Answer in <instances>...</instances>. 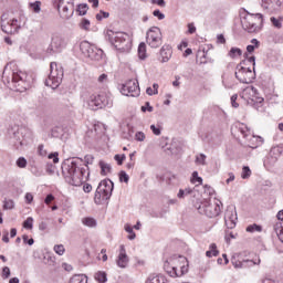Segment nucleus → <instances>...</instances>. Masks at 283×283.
Here are the masks:
<instances>
[{"mask_svg": "<svg viewBox=\"0 0 283 283\" xmlns=\"http://www.w3.org/2000/svg\"><path fill=\"white\" fill-rule=\"evenodd\" d=\"M94 163V156L86 155L84 160L82 158L67 159L62 165V175L64 176L65 182L72 185V187H81L85 178V167Z\"/></svg>", "mask_w": 283, "mask_h": 283, "instance_id": "nucleus-1", "label": "nucleus"}, {"mask_svg": "<svg viewBox=\"0 0 283 283\" xmlns=\"http://www.w3.org/2000/svg\"><path fill=\"white\" fill-rule=\"evenodd\" d=\"M106 39H108L109 43H112L116 50H119V52H129V50H132V38L125 32L108 30L106 32Z\"/></svg>", "mask_w": 283, "mask_h": 283, "instance_id": "nucleus-2", "label": "nucleus"}, {"mask_svg": "<svg viewBox=\"0 0 283 283\" xmlns=\"http://www.w3.org/2000/svg\"><path fill=\"white\" fill-rule=\"evenodd\" d=\"M180 260L185 262V256H174L165 261L164 263V270L170 277H182L186 273L189 271V266L187 265H179Z\"/></svg>", "mask_w": 283, "mask_h": 283, "instance_id": "nucleus-3", "label": "nucleus"}, {"mask_svg": "<svg viewBox=\"0 0 283 283\" xmlns=\"http://www.w3.org/2000/svg\"><path fill=\"white\" fill-rule=\"evenodd\" d=\"M263 23H264V18L262 17V13H256V14L247 13L241 19V25L243 30H245L250 34L260 32V30H262Z\"/></svg>", "mask_w": 283, "mask_h": 283, "instance_id": "nucleus-4", "label": "nucleus"}, {"mask_svg": "<svg viewBox=\"0 0 283 283\" xmlns=\"http://www.w3.org/2000/svg\"><path fill=\"white\" fill-rule=\"evenodd\" d=\"M112 191H114V182L109 179L102 180L95 191V205H103L112 198Z\"/></svg>", "mask_w": 283, "mask_h": 283, "instance_id": "nucleus-5", "label": "nucleus"}, {"mask_svg": "<svg viewBox=\"0 0 283 283\" xmlns=\"http://www.w3.org/2000/svg\"><path fill=\"white\" fill-rule=\"evenodd\" d=\"M63 66H60L56 62H51L50 64V74L45 80L46 87L51 90H56L63 83Z\"/></svg>", "mask_w": 283, "mask_h": 283, "instance_id": "nucleus-6", "label": "nucleus"}, {"mask_svg": "<svg viewBox=\"0 0 283 283\" xmlns=\"http://www.w3.org/2000/svg\"><path fill=\"white\" fill-rule=\"evenodd\" d=\"M195 208L201 216H207V218H217V216H220V205L207 199L197 201Z\"/></svg>", "mask_w": 283, "mask_h": 283, "instance_id": "nucleus-7", "label": "nucleus"}, {"mask_svg": "<svg viewBox=\"0 0 283 283\" xmlns=\"http://www.w3.org/2000/svg\"><path fill=\"white\" fill-rule=\"evenodd\" d=\"M80 50L86 59H91V61H102L105 53L102 49H98L96 45L90 43L88 41H82L80 43Z\"/></svg>", "mask_w": 283, "mask_h": 283, "instance_id": "nucleus-8", "label": "nucleus"}, {"mask_svg": "<svg viewBox=\"0 0 283 283\" xmlns=\"http://www.w3.org/2000/svg\"><path fill=\"white\" fill-rule=\"evenodd\" d=\"M146 43L149 48H160L163 45V32L158 27H151L146 33Z\"/></svg>", "mask_w": 283, "mask_h": 283, "instance_id": "nucleus-9", "label": "nucleus"}, {"mask_svg": "<svg viewBox=\"0 0 283 283\" xmlns=\"http://www.w3.org/2000/svg\"><path fill=\"white\" fill-rule=\"evenodd\" d=\"M262 260L260 258L249 260V259H242V255L234 254L231 258V264L234 266V269H251L253 266H259L261 264Z\"/></svg>", "mask_w": 283, "mask_h": 283, "instance_id": "nucleus-10", "label": "nucleus"}, {"mask_svg": "<svg viewBox=\"0 0 283 283\" xmlns=\"http://www.w3.org/2000/svg\"><path fill=\"white\" fill-rule=\"evenodd\" d=\"M234 76L237 81L249 85V83H253V80L255 78V73L251 71V69L244 67L242 66V64H238Z\"/></svg>", "mask_w": 283, "mask_h": 283, "instance_id": "nucleus-11", "label": "nucleus"}, {"mask_svg": "<svg viewBox=\"0 0 283 283\" xmlns=\"http://www.w3.org/2000/svg\"><path fill=\"white\" fill-rule=\"evenodd\" d=\"M120 93L124 96H133L134 98L140 96V85L138 80H128L122 85Z\"/></svg>", "mask_w": 283, "mask_h": 283, "instance_id": "nucleus-12", "label": "nucleus"}, {"mask_svg": "<svg viewBox=\"0 0 283 283\" xmlns=\"http://www.w3.org/2000/svg\"><path fill=\"white\" fill-rule=\"evenodd\" d=\"M88 107L96 112V109H103V107L109 106V99L105 95L92 94L87 101Z\"/></svg>", "mask_w": 283, "mask_h": 283, "instance_id": "nucleus-13", "label": "nucleus"}, {"mask_svg": "<svg viewBox=\"0 0 283 283\" xmlns=\"http://www.w3.org/2000/svg\"><path fill=\"white\" fill-rule=\"evenodd\" d=\"M224 223L227 229H235L238 224V211L235 206H228L224 212Z\"/></svg>", "mask_w": 283, "mask_h": 283, "instance_id": "nucleus-14", "label": "nucleus"}, {"mask_svg": "<svg viewBox=\"0 0 283 283\" xmlns=\"http://www.w3.org/2000/svg\"><path fill=\"white\" fill-rule=\"evenodd\" d=\"M65 39L56 35L52 39L50 46L48 48L49 54H52V52H61L65 48Z\"/></svg>", "mask_w": 283, "mask_h": 283, "instance_id": "nucleus-15", "label": "nucleus"}, {"mask_svg": "<svg viewBox=\"0 0 283 283\" xmlns=\"http://www.w3.org/2000/svg\"><path fill=\"white\" fill-rule=\"evenodd\" d=\"M117 266L119 269H127L129 264V256H127V251L125 250V245L119 247V254L117 256Z\"/></svg>", "mask_w": 283, "mask_h": 283, "instance_id": "nucleus-16", "label": "nucleus"}, {"mask_svg": "<svg viewBox=\"0 0 283 283\" xmlns=\"http://www.w3.org/2000/svg\"><path fill=\"white\" fill-rule=\"evenodd\" d=\"M71 4L72 10L70 11V8L67 6H64L62 8V11L60 12L61 19H64L65 21H70L72 17H74V0L72 2H69Z\"/></svg>", "mask_w": 283, "mask_h": 283, "instance_id": "nucleus-17", "label": "nucleus"}, {"mask_svg": "<svg viewBox=\"0 0 283 283\" xmlns=\"http://www.w3.org/2000/svg\"><path fill=\"white\" fill-rule=\"evenodd\" d=\"M171 54H174V52L171 51V46H169V45H164V46L160 49V56H159L160 63H167V62H169V59H171Z\"/></svg>", "mask_w": 283, "mask_h": 283, "instance_id": "nucleus-18", "label": "nucleus"}, {"mask_svg": "<svg viewBox=\"0 0 283 283\" xmlns=\"http://www.w3.org/2000/svg\"><path fill=\"white\" fill-rule=\"evenodd\" d=\"M283 154V146H274L270 150V157L272 158V163H277V158H280Z\"/></svg>", "mask_w": 283, "mask_h": 283, "instance_id": "nucleus-19", "label": "nucleus"}, {"mask_svg": "<svg viewBox=\"0 0 283 283\" xmlns=\"http://www.w3.org/2000/svg\"><path fill=\"white\" fill-rule=\"evenodd\" d=\"M164 150L170 154L171 156H176V154H179L180 147L178 146V143L172 142L170 145L166 144Z\"/></svg>", "mask_w": 283, "mask_h": 283, "instance_id": "nucleus-20", "label": "nucleus"}, {"mask_svg": "<svg viewBox=\"0 0 283 283\" xmlns=\"http://www.w3.org/2000/svg\"><path fill=\"white\" fill-rule=\"evenodd\" d=\"M222 85L226 90H233L235 87V82H233V76L231 75H222Z\"/></svg>", "mask_w": 283, "mask_h": 283, "instance_id": "nucleus-21", "label": "nucleus"}, {"mask_svg": "<svg viewBox=\"0 0 283 283\" xmlns=\"http://www.w3.org/2000/svg\"><path fill=\"white\" fill-rule=\"evenodd\" d=\"M146 283H167V277L161 274H151L148 276Z\"/></svg>", "mask_w": 283, "mask_h": 283, "instance_id": "nucleus-22", "label": "nucleus"}, {"mask_svg": "<svg viewBox=\"0 0 283 283\" xmlns=\"http://www.w3.org/2000/svg\"><path fill=\"white\" fill-rule=\"evenodd\" d=\"M220 255V251H218V245L216 243H211L209 245V250L206 252L207 258H218Z\"/></svg>", "mask_w": 283, "mask_h": 283, "instance_id": "nucleus-23", "label": "nucleus"}, {"mask_svg": "<svg viewBox=\"0 0 283 283\" xmlns=\"http://www.w3.org/2000/svg\"><path fill=\"white\" fill-rule=\"evenodd\" d=\"M193 193V189L190 187L185 188V189H179V192L177 193V198L179 200H185V198H188V196H191Z\"/></svg>", "mask_w": 283, "mask_h": 283, "instance_id": "nucleus-24", "label": "nucleus"}, {"mask_svg": "<svg viewBox=\"0 0 283 283\" xmlns=\"http://www.w3.org/2000/svg\"><path fill=\"white\" fill-rule=\"evenodd\" d=\"M274 231H275L279 240L283 243V221H277L274 224Z\"/></svg>", "mask_w": 283, "mask_h": 283, "instance_id": "nucleus-25", "label": "nucleus"}, {"mask_svg": "<svg viewBox=\"0 0 283 283\" xmlns=\"http://www.w3.org/2000/svg\"><path fill=\"white\" fill-rule=\"evenodd\" d=\"M70 283H87V275H85V274H74L71 277Z\"/></svg>", "mask_w": 283, "mask_h": 283, "instance_id": "nucleus-26", "label": "nucleus"}, {"mask_svg": "<svg viewBox=\"0 0 283 283\" xmlns=\"http://www.w3.org/2000/svg\"><path fill=\"white\" fill-rule=\"evenodd\" d=\"M99 167H101L102 176H107V174H112V165L101 160L99 161Z\"/></svg>", "mask_w": 283, "mask_h": 283, "instance_id": "nucleus-27", "label": "nucleus"}, {"mask_svg": "<svg viewBox=\"0 0 283 283\" xmlns=\"http://www.w3.org/2000/svg\"><path fill=\"white\" fill-rule=\"evenodd\" d=\"M87 10H90V6L87 3H80L76 7L78 17H85V14H87Z\"/></svg>", "mask_w": 283, "mask_h": 283, "instance_id": "nucleus-28", "label": "nucleus"}, {"mask_svg": "<svg viewBox=\"0 0 283 283\" xmlns=\"http://www.w3.org/2000/svg\"><path fill=\"white\" fill-rule=\"evenodd\" d=\"M138 56L142 61H145L147 59V45L145 42H142L138 46Z\"/></svg>", "mask_w": 283, "mask_h": 283, "instance_id": "nucleus-29", "label": "nucleus"}, {"mask_svg": "<svg viewBox=\"0 0 283 283\" xmlns=\"http://www.w3.org/2000/svg\"><path fill=\"white\" fill-rule=\"evenodd\" d=\"M270 21H271L272 25H273L274 28H276V30H281V28H282V22H283V17H282V15H279L277 18L271 17V18H270Z\"/></svg>", "mask_w": 283, "mask_h": 283, "instance_id": "nucleus-30", "label": "nucleus"}, {"mask_svg": "<svg viewBox=\"0 0 283 283\" xmlns=\"http://www.w3.org/2000/svg\"><path fill=\"white\" fill-rule=\"evenodd\" d=\"M251 43L252 44H249L247 46V52H249V54H252V52H255V50H258V48H260V41H258V39H252Z\"/></svg>", "mask_w": 283, "mask_h": 283, "instance_id": "nucleus-31", "label": "nucleus"}, {"mask_svg": "<svg viewBox=\"0 0 283 283\" xmlns=\"http://www.w3.org/2000/svg\"><path fill=\"white\" fill-rule=\"evenodd\" d=\"M228 56H230V59H238V56H242V50L240 48H231Z\"/></svg>", "mask_w": 283, "mask_h": 283, "instance_id": "nucleus-32", "label": "nucleus"}, {"mask_svg": "<svg viewBox=\"0 0 283 283\" xmlns=\"http://www.w3.org/2000/svg\"><path fill=\"white\" fill-rule=\"evenodd\" d=\"M92 23L90 22L88 19L83 18L80 22V29L81 30H85V32H90V28H91Z\"/></svg>", "mask_w": 283, "mask_h": 283, "instance_id": "nucleus-33", "label": "nucleus"}, {"mask_svg": "<svg viewBox=\"0 0 283 283\" xmlns=\"http://www.w3.org/2000/svg\"><path fill=\"white\" fill-rule=\"evenodd\" d=\"M263 8H275V6H280V0H262Z\"/></svg>", "mask_w": 283, "mask_h": 283, "instance_id": "nucleus-34", "label": "nucleus"}, {"mask_svg": "<svg viewBox=\"0 0 283 283\" xmlns=\"http://www.w3.org/2000/svg\"><path fill=\"white\" fill-rule=\"evenodd\" d=\"M251 142L256 143V144H252L250 147L252 149H256V147H260V145H262L264 143V139L260 136H253Z\"/></svg>", "mask_w": 283, "mask_h": 283, "instance_id": "nucleus-35", "label": "nucleus"}, {"mask_svg": "<svg viewBox=\"0 0 283 283\" xmlns=\"http://www.w3.org/2000/svg\"><path fill=\"white\" fill-rule=\"evenodd\" d=\"M245 231H248V233H255V231L258 233L262 232V226H258L255 223L248 226Z\"/></svg>", "mask_w": 283, "mask_h": 283, "instance_id": "nucleus-36", "label": "nucleus"}, {"mask_svg": "<svg viewBox=\"0 0 283 283\" xmlns=\"http://www.w3.org/2000/svg\"><path fill=\"white\" fill-rule=\"evenodd\" d=\"M13 83H19V81H25V73L23 72H17L12 75Z\"/></svg>", "mask_w": 283, "mask_h": 283, "instance_id": "nucleus-37", "label": "nucleus"}, {"mask_svg": "<svg viewBox=\"0 0 283 283\" xmlns=\"http://www.w3.org/2000/svg\"><path fill=\"white\" fill-rule=\"evenodd\" d=\"M241 178L243 180H248V178H251V168H249V166H243L242 172H241Z\"/></svg>", "mask_w": 283, "mask_h": 283, "instance_id": "nucleus-38", "label": "nucleus"}, {"mask_svg": "<svg viewBox=\"0 0 283 283\" xmlns=\"http://www.w3.org/2000/svg\"><path fill=\"white\" fill-rule=\"evenodd\" d=\"M82 222H83V224L85 226V227H96V219H94V218H84V219H82Z\"/></svg>", "mask_w": 283, "mask_h": 283, "instance_id": "nucleus-39", "label": "nucleus"}, {"mask_svg": "<svg viewBox=\"0 0 283 283\" xmlns=\"http://www.w3.org/2000/svg\"><path fill=\"white\" fill-rule=\"evenodd\" d=\"M3 209L6 211L14 209V200H12V199H4V201H3Z\"/></svg>", "mask_w": 283, "mask_h": 283, "instance_id": "nucleus-40", "label": "nucleus"}, {"mask_svg": "<svg viewBox=\"0 0 283 283\" xmlns=\"http://www.w3.org/2000/svg\"><path fill=\"white\" fill-rule=\"evenodd\" d=\"M196 164L197 165H202V166L207 165V155H205V154L197 155L196 156Z\"/></svg>", "mask_w": 283, "mask_h": 283, "instance_id": "nucleus-41", "label": "nucleus"}, {"mask_svg": "<svg viewBox=\"0 0 283 283\" xmlns=\"http://www.w3.org/2000/svg\"><path fill=\"white\" fill-rule=\"evenodd\" d=\"M95 280L101 283L107 282V274L105 272H97L95 274Z\"/></svg>", "mask_w": 283, "mask_h": 283, "instance_id": "nucleus-42", "label": "nucleus"}, {"mask_svg": "<svg viewBox=\"0 0 283 283\" xmlns=\"http://www.w3.org/2000/svg\"><path fill=\"white\" fill-rule=\"evenodd\" d=\"M17 166L20 167V169H25V167H28V160L24 157H20L17 160Z\"/></svg>", "mask_w": 283, "mask_h": 283, "instance_id": "nucleus-43", "label": "nucleus"}, {"mask_svg": "<svg viewBox=\"0 0 283 283\" xmlns=\"http://www.w3.org/2000/svg\"><path fill=\"white\" fill-rule=\"evenodd\" d=\"M33 12H35L36 14H39V12H41V1H35L30 3Z\"/></svg>", "mask_w": 283, "mask_h": 283, "instance_id": "nucleus-44", "label": "nucleus"}, {"mask_svg": "<svg viewBox=\"0 0 283 283\" xmlns=\"http://www.w3.org/2000/svg\"><path fill=\"white\" fill-rule=\"evenodd\" d=\"M34 224V219L32 217L27 218V220L23 222L24 229H32Z\"/></svg>", "mask_w": 283, "mask_h": 283, "instance_id": "nucleus-45", "label": "nucleus"}, {"mask_svg": "<svg viewBox=\"0 0 283 283\" xmlns=\"http://www.w3.org/2000/svg\"><path fill=\"white\" fill-rule=\"evenodd\" d=\"M119 182H129V175H127V172H125V170H122L119 172Z\"/></svg>", "mask_w": 283, "mask_h": 283, "instance_id": "nucleus-46", "label": "nucleus"}, {"mask_svg": "<svg viewBox=\"0 0 283 283\" xmlns=\"http://www.w3.org/2000/svg\"><path fill=\"white\" fill-rule=\"evenodd\" d=\"M103 19H109V12L99 11V13L96 14L97 21H103Z\"/></svg>", "mask_w": 283, "mask_h": 283, "instance_id": "nucleus-47", "label": "nucleus"}, {"mask_svg": "<svg viewBox=\"0 0 283 283\" xmlns=\"http://www.w3.org/2000/svg\"><path fill=\"white\" fill-rule=\"evenodd\" d=\"M53 250L57 255H63V253H65V247H63V244L54 245Z\"/></svg>", "mask_w": 283, "mask_h": 283, "instance_id": "nucleus-48", "label": "nucleus"}, {"mask_svg": "<svg viewBox=\"0 0 283 283\" xmlns=\"http://www.w3.org/2000/svg\"><path fill=\"white\" fill-rule=\"evenodd\" d=\"M146 136H145V133L143 132H137L135 134V140H137V143H144Z\"/></svg>", "mask_w": 283, "mask_h": 283, "instance_id": "nucleus-49", "label": "nucleus"}, {"mask_svg": "<svg viewBox=\"0 0 283 283\" xmlns=\"http://www.w3.org/2000/svg\"><path fill=\"white\" fill-rule=\"evenodd\" d=\"M192 182H198L199 185H202V177H198V171L192 172Z\"/></svg>", "mask_w": 283, "mask_h": 283, "instance_id": "nucleus-50", "label": "nucleus"}, {"mask_svg": "<svg viewBox=\"0 0 283 283\" xmlns=\"http://www.w3.org/2000/svg\"><path fill=\"white\" fill-rule=\"evenodd\" d=\"M38 154L39 156H48V150H45V146H43V144L39 145L38 147Z\"/></svg>", "mask_w": 283, "mask_h": 283, "instance_id": "nucleus-51", "label": "nucleus"}, {"mask_svg": "<svg viewBox=\"0 0 283 283\" xmlns=\"http://www.w3.org/2000/svg\"><path fill=\"white\" fill-rule=\"evenodd\" d=\"M150 129H151V132H153V134H154L155 136H160V134H161L160 126L150 125Z\"/></svg>", "mask_w": 283, "mask_h": 283, "instance_id": "nucleus-52", "label": "nucleus"}, {"mask_svg": "<svg viewBox=\"0 0 283 283\" xmlns=\"http://www.w3.org/2000/svg\"><path fill=\"white\" fill-rule=\"evenodd\" d=\"M126 156L125 155H115L114 160H116L117 165H123Z\"/></svg>", "mask_w": 283, "mask_h": 283, "instance_id": "nucleus-53", "label": "nucleus"}, {"mask_svg": "<svg viewBox=\"0 0 283 283\" xmlns=\"http://www.w3.org/2000/svg\"><path fill=\"white\" fill-rule=\"evenodd\" d=\"M142 112H154V106L146 102L144 106H142Z\"/></svg>", "mask_w": 283, "mask_h": 283, "instance_id": "nucleus-54", "label": "nucleus"}, {"mask_svg": "<svg viewBox=\"0 0 283 283\" xmlns=\"http://www.w3.org/2000/svg\"><path fill=\"white\" fill-rule=\"evenodd\" d=\"M237 101H238V94L232 95V96H231V105H232V107H234V108L240 107V104H238Z\"/></svg>", "mask_w": 283, "mask_h": 283, "instance_id": "nucleus-55", "label": "nucleus"}, {"mask_svg": "<svg viewBox=\"0 0 283 283\" xmlns=\"http://www.w3.org/2000/svg\"><path fill=\"white\" fill-rule=\"evenodd\" d=\"M2 277H4L6 280H8V277H10V268L4 266L2 269Z\"/></svg>", "mask_w": 283, "mask_h": 283, "instance_id": "nucleus-56", "label": "nucleus"}, {"mask_svg": "<svg viewBox=\"0 0 283 283\" xmlns=\"http://www.w3.org/2000/svg\"><path fill=\"white\" fill-rule=\"evenodd\" d=\"M49 159L52 160L53 163L56 165V163H59V153H52L49 155Z\"/></svg>", "mask_w": 283, "mask_h": 283, "instance_id": "nucleus-57", "label": "nucleus"}, {"mask_svg": "<svg viewBox=\"0 0 283 283\" xmlns=\"http://www.w3.org/2000/svg\"><path fill=\"white\" fill-rule=\"evenodd\" d=\"M154 17H157L159 19V21H163V19H165V15L163 12H160V10H155L153 12Z\"/></svg>", "mask_w": 283, "mask_h": 283, "instance_id": "nucleus-58", "label": "nucleus"}, {"mask_svg": "<svg viewBox=\"0 0 283 283\" xmlns=\"http://www.w3.org/2000/svg\"><path fill=\"white\" fill-rule=\"evenodd\" d=\"M245 94H258V88L256 87H248L244 90Z\"/></svg>", "mask_w": 283, "mask_h": 283, "instance_id": "nucleus-59", "label": "nucleus"}, {"mask_svg": "<svg viewBox=\"0 0 283 283\" xmlns=\"http://www.w3.org/2000/svg\"><path fill=\"white\" fill-rule=\"evenodd\" d=\"M52 201H54V195L50 193L45 197L44 202L45 205H50Z\"/></svg>", "mask_w": 283, "mask_h": 283, "instance_id": "nucleus-60", "label": "nucleus"}, {"mask_svg": "<svg viewBox=\"0 0 283 283\" xmlns=\"http://www.w3.org/2000/svg\"><path fill=\"white\" fill-rule=\"evenodd\" d=\"M32 200H34V196H32V193L28 192V193L25 195V202H27L28 205H31Z\"/></svg>", "mask_w": 283, "mask_h": 283, "instance_id": "nucleus-61", "label": "nucleus"}, {"mask_svg": "<svg viewBox=\"0 0 283 283\" xmlns=\"http://www.w3.org/2000/svg\"><path fill=\"white\" fill-rule=\"evenodd\" d=\"M10 25L11 28H13V30H17L19 28V20L17 19L11 20Z\"/></svg>", "mask_w": 283, "mask_h": 283, "instance_id": "nucleus-62", "label": "nucleus"}, {"mask_svg": "<svg viewBox=\"0 0 283 283\" xmlns=\"http://www.w3.org/2000/svg\"><path fill=\"white\" fill-rule=\"evenodd\" d=\"M98 83H107V74H102L98 76Z\"/></svg>", "mask_w": 283, "mask_h": 283, "instance_id": "nucleus-63", "label": "nucleus"}, {"mask_svg": "<svg viewBox=\"0 0 283 283\" xmlns=\"http://www.w3.org/2000/svg\"><path fill=\"white\" fill-rule=\"evenodd\" d=\"M188 32H189V34H195L196 25H193V23L188 24Z\"/></svg>", "mask_w": 283, "mask_h": 283, "instance_id": "nucleus-64", "label": "nucleus"}]
</instances>
